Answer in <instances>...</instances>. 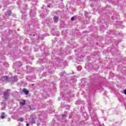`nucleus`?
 I'll return each instance as SVG.
<instances>
[{
	"label": "nucleus",
	"mask_w": 126,
	"mask_h": 126,
	"mask_svg": "<svg viewBox=\"0 0 126 126\" xmlns=\"http://www.w3.org/2000/svg\"><path fill=\"white\" fill-rule=\"evenodd\" d=\"M24 119H23V118H20L19 119V122H22L23 121H24Z\"/></svg>",
	"instance_id": "nucleus-7"
},
{
	"label": "nucleus",
	"mask_w": 126,
	"mask_h": 126,
	"mask_svg": "<svg viewBox=\"0 0 126 126\" xmlns=\"http://www.w3.org/2000/svg\"><path fill=\"white\" fill-rule=\"evenodd\" d=\"M66 118V115H65V114H63V120H64V119H65Z\"/></svg>",
	"instance_id": "nucleus-6"
},
{
	"label": "nucleus",
	"mask_w": 126,
	"mask_h": 126,
	"mask_svg": "<svg viewBox=\"0 0 126 126\" xmlns=\"http://www.w3.org/2000/svg\"><path fill=\"white\" fill-rule=\"evenodd\" d=\"M58 19L59 18L58 17H57L56 16H54V17L53 18L54 23H57V22H58Z\"/></svg>",
	"instance_id": "nucleus-4"
},
{
	"label": "nucleus",
	"mask_w": 126,
	"mask_h": 126,
	"mask_svg": "<svg viewBox=\"0 0 126 126\" xmlns=\"http://www.w3.org/2000/svg\"><path fill=\"white\" fill-rule=\"evenodd\" d=\"M29 125H30L29 124H26V126H29Z\"/></svg>",
	"instance_id": "nucleus-12"
},
{
	"label": "nucleus",
	"mask_w": 126,
	"mask_h": 126,
	"mask_svg": "<svg viewBox=\"0 0 126 126\" xmlns=\"http://www.w3.org/2000/svg\"><path fill=\"white\" fill-rule=\"evenodd\" d=\"M4 96L5 100H7V99H8L9 95L8 93H7V92L4 93Z\"/></svg>",
	"instance_id": "nucleus-2"
},
{
	"label": "nucleus",
	"mask_w": 126,
	"mask_h": 126,
	"mask_svg": "<svg viewBox=\"0 0 126 126\" xmlns=\"http://www.w3.org/2000/svg\"><path fill=\"white\" fill-rule=\"evenodd\" d=\"M4 78H5V79H8V77H7V76H5L3 77Z\"/></svg>",
	"instance_id": "nucleus-9"
},
{
	"label": "nucleus",
	"mask_w": 126,
	"mask_h": 126,
	"mask_svg": "<svg viewBox=\"0 0 126 126\" xmlns=\"http://www.w3.org/2000/svg\"><path fill=\"white\" fill-rule=\"evenodd\" d=\"M5 118V115H4V112H2L1 114L0 118L3 119Z\"/></svg>",
	"instance_id": "nucleus-5"
},
{
	"label": "nucleus",
	"mask_w": 126,
	"mask_h": 126,
	"mask_svg": "<svg viewBox=\"0 0 126 126\" xmlns=\"http://www.w3.org/2000/svg\"><path fill=\"white\" fill-rule=\"evenodd\" d=\"M124 93L126 95V89L124 90Z\"/></svg>",
	"instance_id": "nucleus-11"
},
{
	"label": "nucleus",
	"mask_w": 126,
	"mask_h": 126,
	"mask_svg": "<svg viewBox=\"0 0 126 126\" xmlns=\"http://www.w3.org/2000/svg\"><path fill=\"white\" fill-rule=\"evenodd\" d=\"M8 15H11V14H12V13L11 12V11H9L8 12Z\"/></svg>",
	"instance_id": "nucleus-8"
},
{
	"label": "nucleus",
	"mask_w": 126,
	"mask_h": 126,
	"mask_svg": "<svg viewBox=\"0 0 126 126\" xmlns=\"http://www.w3.org/2000/svg\"><path fill=\"white\" fill-rule=\"evenodd\" d=\"M20 104L21 106H24V105H26V100H23L22 102H20Z\"/></svg>",
	"instance_id": "nucleus-3"
},
{
	"label": "nucleus",
	"mask_w": 126,
	"mask_h": 126,
	"mask_svg": "<svg viewBox=\"0 0 126 126\" xmlns=\"http://www.w3.org/2000/svg\"><path fill=\"white\" fill-rule=\"evenodd\" d=\"M9 120H10V118H9Z\"/></svg>",
	"instance_id": "nucleus-14"
},
{
	"label": "nucleus",
	"mask_w": 126,
	"mask_h": 126,
	"mask_svg": "<svg viewBox=\"0 0 126 126\" xmlns=\"http://www.w3.org/2000/svg\"><path fill=\"white\" fill-rule=\"evenodd\" d=\"M29 108H30L31 110H32V108L30 106H29Z\"/></svg>",
	"instance_id": "nucleus-13"
},
{
	"label": "nucleus",
	"mask_w": 126,
	"mask_h": 126,
	"mask_svg": "<svg viewBox=\"0 0 126 126\" xmlns=\"http://www.w3.org/2000/svg\"><path fill=\"white\" fill-rule=\"evenodd\" d=\"M23 92H24L26 95L29 94V91L27 90V89H23Z\"/></svg>",
	"instance_id": "nucleus-1"
},
{
	"label": "nucleus",
	"mask_w": 126,
	"mask_h": 126,
	"mask_svg": "<svg viewBox=\"0 0 126 126\" xmlns=\"http://www.w3.org/2000/svg\"><path fill=\"white\" fill-rule=\"evenodd\" d=\"M71 20L72 21H73V20H74V17H71Z\"/></svg>",
	"instance_id": "nucleus-10"
}]
</instances>
